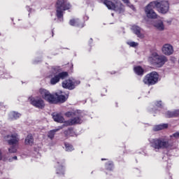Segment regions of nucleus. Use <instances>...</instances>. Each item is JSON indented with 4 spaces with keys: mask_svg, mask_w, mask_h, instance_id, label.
Instances as JSON below:
<instances>
[{
    "mask_svg": "<svg viewBox=\"0 0 179 179\" xmlns=\"http://www.w3.org/2000/svg\"><path fill=\"white\" fill-rule=\"evenodd\" d=\"M20 117H22V114L15 111H12L8 114V118L10 121H15V120H17Z\"/></svg>",
    "mask_w": 179,
    "mask_h": 179,
    "instance_id": "nucleus-17",
    "label": "nucleus"
},
{
    "mask_svg": "<svg viewBox=\"0 0 179 179\" xmlns=\"http://www.w3.org/2000/svg\"><path fill=\"white\" fill-rule=\"evenodd\" d=\"M162 51L164 55H173L174 48L171 44L166 43L162 46Z\"/></svg>",
    "mask_w": 179,
    "mask_h": 179,
    "instance_id": "nucleus-14",
    "label": "nucleus"
},
{
    "mask_svg": "<svg viewBox=\"0 0 179 179\" xmlns=\"http://www.w3.org/2000/svg\"><path fill=\"white\" fill-rule=\"evenodd\" d=\"M66 117H75L74 112H67L65 113Z\"/></svg>",
    "mask_w": 179,
    "mask_h": 179,
    "instance_id": "nucleus-31",
    "label": "nucleus"
},
{
    "mask_svg": "<svg viewBox=\"0 0 179 179\" xmlns=\"http://www.w3.org/2000/svg\"><path fill=\"white\" fill-rule=\"evenodd\" d=\"M148 62L157 66H163L167 62V57L164 55H159L157 52H152L148 57Z\"/></svg>",
    "mask_w": 179,
    "mask_h": 179,
    "instance_id": "nucleus-6",
    "label": "nucleus"
},
{
    "mask_svg": "<svg viewBox=\"0 0 179 179\" xmlns=\"http://www.w3.org/2000/svg\"><path fill=\"white\" fill-rule=\"evenodd\" d=\"M64 146L66 152H72L73 150V147L69 143H65Z\"/></svg>",
    "mask_w": 179,
    "mask_h": 179,
    "instance_id": "nucleus-26",
    "label": "nucleus"
},
{
    "mask_svg": "<svg viewBox=\"0 0 179 179\" xmlns=\"http://www.w3.org/2000/svg\"><path fill=\"white\" fill-rule=\"evenodd\" d=\"M64 134L65 136H75V132L72 128H69L67 130L64 131Z\"/></svg>",
    "mask_w": 179,
    "mask_h": 179,
    "instance_id": "nucleus-24",
    "label": "nucleus"
},
{
    "mask_svg": "<svg viewBox=\"0 0 179 179\" xmlns=\"http://www.w3.org/2000/svg\"><path fill=\"white\" fill-rule=\"evenodd\" d=\"M170 138H175V139H178L179 138V132H176L173 134V135L170 136Z\"/></svg>",
    "mask_w": 179,
    "mask_h": 179,
    "instance_id": "nucleus-33",
    "label": "nucleus"
},
{
    "mask_svg": "<svg viewBox=\"0 0 179 179\" xmlns=\"http://www.w3.org/2000/svg\"><path fill=\"white\" fill-rule=\"evenodd\" d=\"M29 101L31 104L34 106V107H36V108H40L41 110H43V108L45 107V103L41 98H29Z\"/></svg>",
    "mask_w": 179,
    "mask_h": 179,
    "instance_id": "nucleus-12",
    "label": "nucleus"
},
{
    "mask_svg": "<svg viewBox=\"0 0 179 179\" xmlns=\"http://www.w3.org/2000/svg\"><path fill=\"white\" fill-rule=\"evenodd\" d=\"M159 6V4L156 2L151 1L145 8V13L148 19H157V14L155 12V8Z\"/></svg>",
    "mask_w": 179,
    "mask_h": 179,
    "instance_id": "nucleus-7",
    "label": "nucleus"
},
{
    "mask_svg": "<svg viewBox=\"0 0 179 179\" xmlns=\"http://www.w3.org/2000/svg\"><path fill=\"white\" fill-rule=\"evenodd\" d=\"M52 72V74L50 76V85H57V83H58L61 79L64 80L66 78H68V72H61V69H59V67L53 68Z\"/></svg>",
    "mask_w": 179,
    "mask_h": 179,
    "instance_id": "nucleus-4",
    "label": "nucleus"
},
{
    "mask_svg": "<svg viewBox=\"0 0 179 179\" xmlns=\"http://www.w3.org/2000/svg\"><path fill=\"white\" fill-rule=\"evenodd\" d=\"M8 152L9 153H16V152H17V149H16V147L12 146L8 149Z\"/></svg>",
    "mask_w": 179,
    "mask_h": 179,
    "instance_id": "nucleus-28",
    "label": "nucleus"
},
{
    "mask_svg": "<svg viewBox=\"0 0 179 179\" xmlns=\"http://www.w3.org/2000/svg\"><path fill=\"white\" fill-rule=\"evenodd\" d=\"M71 26H76L77 27H83V24H80V22L78 19H73L69 22Z\"/></svg>",
    "mask_w": 179,
    "mask_h": 179,
    "instance_id": "nucleus-23",
    "label": "nucleus"
},
{
    "mask_svg": "<svg viewBox=\"0 0 179 179\" xmlns=\"http://www.w3.org/2000/svg\"><path fill=\"white\" fill-rule=\"evenodd\" d=\"M10 162H12V159H10Z\"/></svg>",
    "mask_w": 179,
    "mask_h": 179,
    "instance_id": "nucleus-39",
    "label": "nucleus"
},
{
    "mask_svg": "<svg viewBox=\"0 0 179 179\" xmlns=\"http://www.w3.org/2000/svg\"><path fill=\"white\" fill-rule=\"evenodd\" d=\"M131 31L138 38H144L145 35L142 34V28L137 25H133L131 27Z\"/></svg>",
    "mask_w": 179,
    "mask_h": 179,
    "instance_id": "nucleus-15",
    "label": "nucleus"
},
{
    "mask_svg": "<svg viewBox=\"0 0 179 179\" xmlns=\"http://www.w3.org/2000/svg\"><path fill=\"white\" fill-rule=\"evenodd\" d=\"M115 3H113L111 1L108 0H100L103 5H106L108 9H110L112 10H115L117 12V13H124L125 8H124V5L120 2L119 0H113Z\"/></svg>",
    "mask_w": 179,
    "mask_h": 179,
    "instance_id": "nucleus-5",
    "label": "nucleus"
},
{
    "mask_svg": "<svg viewBox=\"0 0 179 179\" xmlns=\"http://www.w3.org/2000/svg\"><path fill=\"white\" fill-rule=\"evenodd\" d=\"M52 117L54 121H55V122H59L60 124H62L64 122H67V121H65V119L64 118V117H62V115L59 113H54L52 114Z\"/></svg>",
    "mask_w": 179,
    "mask_h": 179,
    "instance_id": "nucleus-16",
    "label": "nucleus"
},
{
    "mask_svg": "<svg viewBox=\"0 0 179 179\" xmlns=\"http://www.w3.org/2000/svg\"><path fill=\"white\" fill-rule=\"evenodd\" d=\"M127 44L130 45V47H138V43L136 42H128Z\"/></svg>",
    "mask_w": 179,
    "mask_h": 179,
    "instance_id": "nucleus-32",
    "label": "nucleus"
},
{
    "mask_svg": "<svg viewBox=\"0 0 179 179\" xmlns=\"http://www.w3.org/2000/svg\"><path fill=\"white\" fill-rule=\"evenodd\" d=\"M80 84V81L75 79H69L62 82V87L64 89H69V90H73L78 85Z\"/></svg>",
    "mask_w": 179,
    "mask_h": 179,
    "instance_id": "nucleus-10",
    "label": "nucleus"
},
{
    "mask_svg": "<svg viewBox=\"0 0 179 179\" xmlns=\"http://www.w3.org/2000/svg\"><path fill=\"white\" fill-rule=\"evenodd\" d=\"M0 106H2V103H0Z\"/></svg>",
    "mask_w": 179,
    "mask_h": 179,
    "instance_id": "nucleus-38",
    "label": "nucleus"
},
{
    "mask_svg": "<svg viewBox=\"0 0 179 179\" xmlns=\"http://www.w3.org/2000/svg\"><path fill=\"white\" fill-rule=\"evenodd\" d=\"M179 115V110H174V111H168L166 114V117L167 118H173L174 117H178Z\"/></svg>",
    "mask_w": 179,
    "mask_h": 179,
    "instance_id": "nucleus-21",
    "label": "nucleus"
},
{
    "mask_svg": "<svg viewBox=\"0 0 179 179\" xmlns=\"http://www.w3.org/2000/svg\"><path fill=\"white\" fill-rule=\"evenodd\" d=\"M106 167L108 170H113V162H109L108 164H106Z\"/></svg>",
    "mask_w": 179,
    "mask_h": 179,
    "instance_id": "nucleus-29",
    "label": "nucleus"
},
{
    "mask_svg": "<svg viewBox=\"0 0 179 179\" xmlns=\"http://www.w3.org/2000/svg\"><path fill=\"white\" fill-rule=\"evenodd\" d=\"M72 8L71 3L66 0H57L55 4V15L59 22H64L65 10H69Z\"/></svg>",
    "mask_w": 179,
    "mask_h": 179,
    "instance_id": "nucleus-2",
    "label": "nucleus"
},
{
    "mask_svg": "<svg viewBox=\"0 0 179 179\" xmlns=\"http://www.w3.org/2000/svg\"><path fill=\"white\" fill-rule=\"evenodd\" d=\"M39 94L41 95V97L42 99H44V100H46V101H48V103H55V97L54 95L51 94L48 90L45 89H41L39 90Z\"/></svg>",
    "mask_w": 179,
    "mask_h": 179,
    "instance_id": "nucleus-11",
    "label": "nucleus"
},
{
    "mask_svg": "<svg viewBox=\"0 0 179 179\" xmlns=\"http://www.w3.org/2000/svg\"><path fill=\"white\" fill-rule=\"evenodd\" d=\"M76 124H82V119H80V117H75L73 119H70L66 122H65L64 124L62 127H59L58 129L50 130L48 133V137L50 139L52 140L54 139V136H55V134H57L58 131H59L60 129H62V128H64V127H71V125H75Z\"/></svg>",
    "mask_w": 179,
    "mask_h": 179,
    "instance_id": "nucleus-3",
    "label": "nucleus"
},
{
    "mask_svg": "<svg viewBox=\"0 0 179 179\" xmlns=\"http://www.w3.org/2000/svg\"><path fill=\"white\" fill-rule=\"evenodd\" d=\"M156 3H158V6H155L157 8L158 12L159 13H162L163 15L169 12V9L170 8L169 5V1L166 0H157V1H154Z\"/></svg>",
    "mask_w": 179,
    "mask_h": 179,
    "instance_id": "nucleus-9",
    "label": "nucleus"
},
{
    "mask_svg": "<svg viewBox=\"0 0 179 179\" xmlns=\"http://www.w3.org/2000/svg\"><path fill=\"white\" fill-rule=\"evenodd\" d=\"M151 148L155 150H164V149H170L173 144L170 143L169 137H159L157 138H152L149 140Z\"/></svg>",
    "mask_w": 179,
    "mask_h": 179,
    "instance_id": "nucleus-1",
    "label": "nucleus"
},
{
    "mask_svg": "<svg viewBox=\"0 0 179 179\" xmlns=\"http://www.w3.org/2000/svg\"><path fill=\"white\" fill-rule=\"evenodd\" d=\"M157 82H159V74L155 71H152L150 73L147 74L143 79L145 85H148V86L156 85Z\"/></svg>",
    "mask_w": 179,
    "mask_h": 179,
    "instance_id": "nucleus-8",
    "label": "nucleus"
},
{
    "mask_svg": "<svg viewBox=\"0 0 179 179\" xmlns=\"http://www.w3.org/2000/svg\"><path fill=\"white\" fill-rule=\"evenodd\" d=\"M3 139L8 145H16L19 142V136L17 134L6 135L3 137Z\"/></svg>",
    "mask_w": 179,
    "mask_h": 179,
    "instance_id": "nucleus-13",
    "label": "nucleus"
},
{
    "mask_svg": "<svg viewBox=\"0 0 179 179\" xmlns=\"http://www.w3.org/2000/svg\"><path fill=\"white\" fill-rule=\"evenodd\" d=\"M3 159V156L2 155V151L0 150V162Z\"/></svg>",
    "mask_w": 179,
    "mask_h": 179,
    "instance_id": "nucleus-35",
    "label": "nucleus"
},
{
    "mask_svg": "<svg viewBox=\"0 0 179 179\" xmlns=\"http://www.w3.org/2000/svg\"><path fill=\"white\" fill-rule=\"evenodd\" d=\"M101 160H104V159H102Z\"/></svg>",
    "mask_w": 179,
    "mask_h": 179,
    "instance_id": "nucleus-40",
    "label": "nucleus"
},
{
    "mask_svg": "<svg viewBox=\"0 0 179 179\" xmlns=\"http://www.w3.org/2000/svg\"><path fill=\"white\" fill-rule=\"evenodd\" d=\"M134 70L136 75H143V69H142L140 66L134 67Z\"/></svg>",
    "mask_w": 179,
    "mask_h": 179,
    "instance_id": "nucleus-25",
    "label": "nucleus"
},
{
    "mask_svg": "<svg viewBox=\"0 0 179 179\" xmlns=\"http://www.w3.org/2000/svg\"><path fill=\"white\" fill-rule=\"evenodd\" d=\"M122 1L124 2V3H126V5L129 6V8H130L133 10H135V7L134 6V5L131 3V2H129V0H122Z\"/></svg>",
    "mask_w": 179,
    "mask_h": 179,
    "instance_id": "nucleus-27",
    "label": "nucleus"
},
{
    "mask_svg": "<svg viewBox=\"0 0 179 179\" xmlns=\"http://www.w3.org/2000/svg\"><path fill=\"white\" fill-rule=\"evenodd\" d=\"M57 174H64V167L59 166L57 170Z\"/></svg>",
    "mask_w": 179,
    "mask_h": 179,
    "instance_id": "nucleus-30",
    "label": "nucleus"
},
{
    "mask_svg": "<svg viewBox=\"0 0 179 179\" xmlns=\"http://www.w3.org/2000/svg\"><path fill=\"white\" fill-rule=\"evenodd\" d=\"M154 27H155L156 29L159 30V31H163V30H164V24L162 20L155 22L154 23Z\"/></svg>",
    "mask_w": 179,
    "mask_h": 179,
    "instance_id": "nucleus-19",
    "label": "nucleus"
},
{
    "mask_svg": "<svg viewBox=\"0 0 179 179\" xmlns=\"http://www.w3.org/2000/svg\"><path fill=\"white\" fill-rule=\"evenodd\" d=\"M112 16H114V13H112Z\"/></svg>",
    "mask_w": 179,
    "mask_h": 179,
    "instance_id": "nucleus-37",
    "label": "nucleus"
},
{
    "mask_svg": "<svg viewBox=\"0 0 179 179\" xmlns=\"http://www.w3.org/2000/svg\"><path fill=\"white\" fill-rule=\"evenodd\" d=\"M12 159H14V160H17V156H14Z\"/></svg>",
    "mask_w": 179,
    "mask_h": 179,
    "instance_id": "nucleus-36",
    "label": "nucleus"
},
{
    "mask_svg": "<svg viewBox=\"0 0 179 179\" xmlns=\"http://www.w3.org/2000/svg\"><path fill=\"white\" fill-rule=\"evenodd\" d=\"M157 107H163V104L162 103V101H157L156 103Z\"/></svg>",
    "mask_w": 179,
    "mask_h": 179,
    "instance_id": "nucleus-34",
    "label": "nucleus"
},
{
    "mask_svg": "<svg viewBox=\"0 0 179 179\" xmlns=\"http://www.w3.org/2000/svg\"><path fill=\"white\" fill-rule=\"evenodd\" d=\"M169 128L168 124H157L153 127L152 130L155 132H157L158 131H162L163 129H167Z\"/></svg>",
    "mask_w": 179,
    "mask_h": 179,
    "instance_id": "nucleus-18",
    "label": "nucleus"
},
{
    "mask_svg": "<svg viewBox=\"0 0 179 179\" xmlns=\"http://www.w3.org/2000/svg\"><path fill=\"white\" fill-rule=\"evenodd\" d=\"M62 94V92L59 91V92L56 93L57 99L55 98V102L59 101L60 103H64V101H66V97L64 95H59Z\"/></svg>",
    "mask_w": 179,
    "mask_h": 179,
    "instance_id": "nucleus-20",
    "label": "nucleus"
},
{
    "mask_svg": "<svg viewBox=\"0 0 179 179\" xmlns=\"http://www.w3.org/2000/svg\"><path fill=\"white\" fill-rule=\"evenodd\" d=\"M34 143V138L31 134H29L25 138V144L29 145V146L33 145Z\"/></svg>",
    "mask_w": 179,
    "mask_h": 179,
    "instance_id": "nucleus-22",
    "label": "nucleus"
}]
</instances>
